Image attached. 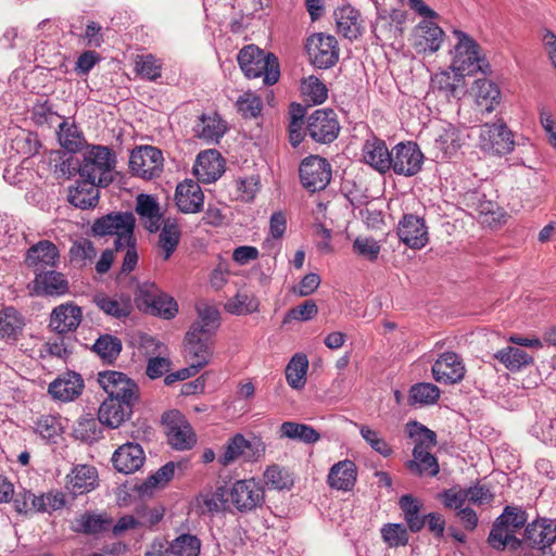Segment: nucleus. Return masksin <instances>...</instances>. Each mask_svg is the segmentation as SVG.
<instances>
[{
    "label": "nucleus",
    "instance_id": "obj_1",
    "mask_svg": "<svg viewBox=\"0 0 556 556\" xmlns=\"http://www.w3.org/2000/svg\"><path fill=\"white\" fill-rule=\"evenodd\" d=\"M528 514L521 507L505 506L503 513L495 519L488 536V544L496 551H517L522 546V541L516 536V532L525 527Z\"/></svg>",
    "mask_w": 556,
    "mask_h": 556
},
{
    "label": "nucleus",
    "instance_id": "obj_2",
    "mask_svg": "<svg viewBox=\"0 0 556 556\" xmlns=\"http://www.w3.org/2000/svg\"><path fill=\"white\" fill-rule=\"evenodd\" d=\"M238 63L248 78L263 76L266 86L275 85L280 77V67L274 53H265L254 45L245 46L238 53Z\"/></svg>",
    "mask_w": 556,
    "mask_h": 556
},
{
    "label": "nucleus",
    "instance_id": "obj_3",
    "mask_svg": "<svg viewBox=\"0 0 556 556\" xmlns=\"http://www.w3.org/2000/svg\"><path fill=\"white\" fill-rule=\"evenodd\" d=\"M408 7L424 20L416 26V49L419 52H437L445 38L443 29L434 23L439 14L428 7L424 0H408Z\"/></svg>",
    "mask_w": 556,
    "mask_h": 556
},
{
    "label": "nucleus",
    "instance_id": "obj_4",
    "mask_svg": "<svg viewBox=\"0 0 556 556\" xmlns=\"http://www.w3.org/2000/svg\"><path fill=\"white\" fill-rule=\"evenodd\" d=\"M453 35L457 39V43L452 52V71H457L465 76H470L478 72L486 73L489 63L481 55L478 42L467 33L459 29H454Z\"/></svg>",
    "mask_w": 556,
    "mask_h": 556
},
{
    "label": "nucleus",
    "instance_id": "obj_5",
    "mask_svg": "<svg viewBox=\"0 0 556 556\" xmlns=\"http://www.w3.org/2000/svg\"><path fill=\"white\" fill-rule=\"evenodd\" d=\"M115 164L116 155L112 149L104 146H92L84 153L79 175L81 178H88L106 187L113 181Z\"/></svg>",
    "mask_w": 556,
    "mask_h": 556
},
{
    "label": "nucleus",
    "instance_id": "obj_6",
    "mask_svg": "<svg viewBox=\"0 0 556 556\" xmlns=\"http://www.w3.org/2000/svg\"><path fill=\"white\" fill-rule=\"evenodd\" d=\"M135 224L136 218L131 212H112L97 218L91 230L98 237L115 236V250L119 251L134 241Z\"/></svg>",
    "mask_w": 556,
    "mask_h": 556
},
{
    "label": "nucleus",
    "instance_id": "obj_7",
    "mask_svg": "<svg viewBox=\"0 0 556 556\" xmlns=\"http://www.w3.org/2000/svg\"><path fill=\"white\" fill-rule=\"evenodd\" d=\"M479 146L493 155L509 154L515 148L514 134L502 119L485 123L480 126Z\"/></svg>",
    "mask_w": 556,
    "mask_h": 556
},
{
    "label": "nucleus",
    "instance_id": "obj_8",
    "mask_svg": "<svg viewBox=\"0 0 556 556\" xmlns=\"http://www.w3.org/2000/svg\"><path fill=\"white\" fill-rule=\"evenodd\" d=\"M128 164L134 176L150 180L162 174L164 157L159 148L141 146L130 152Z\"/></svg>",
    "mask_w": 556,
    "mask_h": 556
},
{
    "label": "nucleus",
    "instance_id": "obj_9",
    "mask_svg": "<svg viewBox=\"0 0 556 556\" xmlns=\"http://www.w3.org/2000/svg\"><path fill=\"white\" fill-rule=\"evenodd\" d=\"M338 115L332 109L315 110L306 122L307 135L313 141L323 144L333 142L340 134Z\"/></svg>",
    "mask_w": 556,
    "mask_h": 556
},
{
    "label": "nucleus",
    "instance_id": "obj_10",
    "mask_svg": "<svg viewBox=\"0 0 556 556\" xmlns=\"http://www.w3.org/2000/svg\"><path fill=\"white\" fill-rule=\"evenodd\" d=\"M305 47L312 64L317 68H330L339 60L338 41L331 35L313 34L307 38Z\"/></svg>",
    "mask_w": 556,
    "mask_h": 556
},
{
    "label": "nucleus",
    "instance_id": "obj_11",
    "mask_svg": "<svg viewBox=\"0 0 556 556\" xmlns=\"http://www.w3.org/2000/svg\"><path fill=\"white\" fill-rule=\"evenodd\" d=\"M299 175L302 186L309 192H316L329 185L331 166L326 159L311 155L300 164Z\"/></svg>",
    "mask_w": 556,
    "mask_h": 556
},
{
    "label": "nucleus",
    "instance_id": "obj_12",
    "mask_svg": "<svg viewBox=\"0 0 556 556\" xmlns=\"http://www.w3.org/2000/svg\"><path fill=\"white\" fill-rule=\"evenodd\" d=\"M390 162L392 163L390 169L396 175L410 177L421 169L424 154L417 143L400 142L392 148Z\"/></svg>",
    "mask_w": 556,
    "mask_h": 556
},
{
    "label": "nucleus",
    "instance_id": "obj_13",
    "mask_svg": "<svg viewBox=\"0 0 556 556\" xmlns=\"http://www.w3.org/2000/svg\"><path fill=\"white\" fill-rule=\"evenodd\" d=\"M229 498L238 511L247 514L263 506L265 491L254 479L239 480L233 483Z\"/></svg>",
    "mask_w": 556,
    "mask_h": 556
},
{
    "label": "nucleus",
    "instance_id": "obj_14",
    "mask_svg": "<svg viewBox=\"0 0 556 556\" xmlns=\"http://www.w3.org/2000/svg\"><path fill=\"white\" fill-rule=\"evenodd\" d=\"M98 382L108 394L106 399L139 401L138 384L123 372L101 371L98 374Z\"/></svg>",
    "mask_w": 556,
    "mask_h": 556
},
{
    "label": "nucleus",
    "instance_id": "obj_15",
    "mask_svg": "<svg viewBox=\"0 0 556 556\" xmlns=\"http://www.w3.org/2000/svg\"><path fill=\"white\" fill-rule=\"evenodd\" d=\"M264 453L265 444L260 439L249 441L242 434L237 433L227 441L218 462L223 466L230 465L239 457H243L247 462H253L257 460Z\"/></svg>",
    "mask_w": 556,
    "mask_h": 556
},
{
    "label": "nucleus",
    "instance_id": "obj_16",
    "mask_svg": "<svg viewBox=\"0 0 556 556\" xmlns=\"http://www.w3.org/2000/svg\"><path fill=\"white\" fill-rule=\"evenodd\" d=\"M163 420L166 422V434L173 448L186 451L193 447L197 442L195 433L179 412L166 414L163 416Z\"/></svg>",
    "mask_w": 556,
    "mask_h": 556
},
{
    "label": "nucleus",
    "instance_id": "obj_17",
    "mask_svg": "<svg viewBox=\"0 0 556 556\" xmlns=\"http://www.w3.org/2000/svg\"><path fill=\"white\" fill-rule=\"evenodd\" d=\"M60 261L58 247L49 240H40L33 244L25 254L24 263L35 275L55 268Z\"/></svg>",
    "mask_w": 556,
    "mask_h": 556
},
{
    "label": "nucleus",
    "instance_id": "obj_18",
    "mask_svg": "<svg viewBox=\"0 0 556 556\" xmlns=\"http://www.w3.org/2000/svg\"><path fill=\"white\" fill-rule=\"evenodd\" d=\"M397 236L405 245L420 250L429 242V232L422 217L405 214L397 225Z\"/></svg>",
    "mask_w": 556,
    "mask_h": 556
},
{
    "label": "nucleus",
    "instance_id": "obj_19",
    "mask_svg": "<svg viewBox=\"0 0 556 556\" xmlns=\"http://www.w3.org/2000/svg\"><path fill=\"white\" fill-rule=\"evenodd\" d=\"M431 372L437 382L455 384L464 379L466 368L458 354L455 352H444L439 355L432 365Z\"/></svg>",
    "mask_w": 556,
    "mask_h": 556
},
{
    "label": "nucleus",
    "instance_id": "obj_20",
    "mask_svg": "<svg viewBox=\"0 0 556 556\" xmlns=\"http://www.w3.org/2000/svg\"><path fill=\"white\" fill-rule=\"evenodd\" d=\"M522 544L542 552L556 541V522L551 519L541 518L527 523Z\"/></svg>",
    "mask_w": 556,
    "mask_h": 556
},
{
    "label": "nucleus",
    "instance_id": "obj_21",
    "mask_svg": "<svg viewBox=\"0 0 556 556\" xmlns=\"http://www.w3.org/2000/svg\"><path fill=\"white\" fill-rule=\"evenodd\" d=\"M185 342L189 362L201 370L212 357L213 336H206L190 328L186 333Z\"/></svg>",
    "mask_w": 556,
    "mask_h": 556
},
{
    "label": "nucleus",
    "instance_id": "obj_22",
    "mask_svg": "<svg viewBox=\"0 0 556 556\" xmlns=\"http://www.w3.org/2000/svg\"><path fill=\"white\" fill-rule=\"evenodd\" d=\"M138 401L105 399L99 409L98 419L101 425L116 429L128 420L134 413V406Z\"/></svg>",
    "mask_w": 556,
    "mask_h": 556
},
{
    "label": "nucleus",
    "instance_id": "obj_23",
    "mask_svg": "<svg viewBox=\"0 0 556 556\" xmlns=\"http://www.w3.org/2000/svg\"><path fill=\"white\" fill-rule=\"evenodd\" d=\"M175 202L185 214H195L203 210L204 194L198 181L185 179L175 190Z\"/></svg>",
    "mask_w": 556,
    "mask_h": 556
},
{
    "label": "nucleus",
    "instance_id": "obj_24",
    "mask_svg": "<svg viewBox=\"0 0 556 556\" xmlns=\"http://www.w3.org/2000/svg\"><path fill=\"white\" fill-rule=\"evenodd\" d=\"M224 173V160L216 150H207L198 154L193 174L198 181L212 184Z\"/></svg>",
    "mask_w": 556,
    "mask_h": 556
},
{
    "label": "nucleus",
    "instance_id": "obj_25",
    "mask_svg": "<svg viewBox=\"0 0 556 556\" xmlns=\"http://www.w3.org/2000/svg\"><path fill=\"white\" fill-rule=\"evenodd\" d=\"M462 130L450 123L441 124L433 136V150L435 157H450L463 146Z\"/></svg>",
    "mask_w": 556,
    "mask_h": 556
},
{
    "label": "nucleus",
    "instance_id": "obj_26",
    "mask_svg": "<svg viewBox=\"0 0 556 556\" xmlns=\"http://www.w3.org/2000/svg\"><path fill=\"white\" fill-rule=\"evenodd\" d=\"M146 460L143 448L138 443L128 442L121 445L112 456L114 468L125 475L139 470Z\"/></svg>",
    "mask_w": 556,
    "mask_h": 556
},
{
    "label": "nucleus",
    "instance_id": "obj_27",
    "mask_svg": "<svg viewBox=\"0 0 556 556\" xmlns=\"http://www.w3.org/2000/svg\"><path fill=\"white\" fill-rule=\"evenodd\" d=\"M363 161L380 174L390 170L391 151H389L384 140L371 136L366 139L362 148Z\"/></svg>",
    "mask_w": 556,
    "mask_h": 556
},
{
    "label": "nucleus",
    "instance_id": "obj_28",
    "mask_svg": "<svg viewBox=\"0 0 556 556\" xmlns=\"http://www.w3.org/2000/svg\"><path fill=\"white\" fill-rule=\"evenodd\" d=\"M26 320L24 315L13 306L0 309V340L14 345L23 337Z\"/></svg>",
    "mask_w": 556,
    "mask_h": 556
},
{
    "label": "nucleus",
    "instance_id": "obj_29",
    "mask_svg": "<svg viewBox=\"0 0 556 556\" xmlns=\"http://www.w3.org/2000/svg\"><path fill=\"white\" fill-rule=\"evenodd\" d=\"M81 319V308L74 303H65L53 308L49 326L59 334H63L75 331Z\"/></svg>",
    "mask_w": 556,
    "mask_h": 556
},
{
    "label": "nucleus",
    "instance_id": "obj_30",
    "mask_svg": "<svg viewBox=\"0 0 556 556\" xmlns=\"http://www.w3.org/2000/svg\"><path fill=\"white\" fill-rule=\"evenodd\" d=\"M33 282L37 295L61 296L66 294L70 289L64 274L56 271L54 268L37 273Z\"/></svg>",
    "mask_w": 556,
    "mask_h": 556
},
{
    "label": "nucleus",
    "instance_id": "obj_31",
    "mask_svg": "<svg viewBox=\"0 0 556 556\" xmlns=\"http://www.w3.org/2000/svg\"><path fill=\"white\" fill-rule=\"evenodd\" d=\"M101 186L88 178H83L68 188L67 201L80 210L93 208L98 205Z\"/></svg>",
    "mask_w": 556,
    "mask_h": 556
},
{
    "label": "nucleus",
    "instance_id": "obj_32",
    "mask_svg": "<svg viewBox=\"0 0 556 556\" xmlns=\"http://www.w3.org/2000/svg\"><path fill=\"white\" fill-rule=\"evenodd\" d=\"M84 380L77 372L70 371L53 380L48 388L49 394L59 401L71 402L77 399L84 390Z\"/></svg>",
    "mask_w": 556,
    "mask_h": 556
},
{
    "label": "nucleus",
    "instance_id": "obj_33",
    "mask_svg": "<svg viewBox=\"0 0 556 556\" xmlns=\"http://www.w3.org/2000/svg\"><path fill=\"white\" fill-rule=\"evenodd\" d=\"M333 17L338 33L345 38L353 40L362 35L363 25L361 13L351 4L337 8L333 12Z\"/></svg>",
    "mask_w": 556,
    "mask_h": 556
},
{
    "label": "nucleus",
    "instance_id": "obj_34",
    "mask_svg": "<svg viewBox=\"0 0 556 556\" xmlns=\"http://www.w3.org/2000/svg\"><path fill=\"white\" fill-rule=\"evenodd\" d=\"M66 489L73 496L92 491L97 485V469L88 465L76 466L66 477Z\"/></svg>",
    "mask_w": 556,
    "mask_h": 556
},
{
    "label": "nucleus",
    "instance_id": "obj_35",
    "mask_svg": "<svg viewBox=\"0 0 556 556\" xmlns=\"http://www.w3.org/2000/svg\"><path fill=\"white\" fill-rule=\"evenodd\" d=\"M442 71L431 77V88L440 92L446 100L459 99L464 87L465 75L457 71Z\"/></svg>",
    "mask_w": 556,
    "mask_h": 556
},
{
    "label": "nucleus",
    "instance_id": "obj_36",
    "mask_svg": "<svg viewBox=\"0 0 556 556\" xmlns=\"http://www.w3.org/2000/svg\"><path fill=\"white\" fill-rule=\"evenodd\" d=\"M113 519L106 514L85 511L75 518L71 529L76 533L85 535H98L111 529Z\"/></svg>",
    "mask_w": 556,
    "mask_h": 556
},
{
    "label": "nucleus",
    "instance_id": "obj_37",
    "mask_svg": "<svg viewBox=\"0 0 556 556\" xmlns=\"http://www.w3.org/2000/svg\"><path fill=\"white\" fill-rule=\"evenodd\" d=\"M357 469L352 460L344 459L334 464L328 473L327 483L338 491H350L355 485Z\"/></svg>",
    "mask_w": 556,
    "mask_h": 556
},
{
    "label": "nucleus",
    "instance_id": "obj_38",
    "mask_svg": "<svg viewBox=\"0 0 556 556\" xmlns=\"http://www.w3.org/2000/svg\"><path fill=\"white\" fill-rule=\"evenodd\" d=\"M226 125L217 113L202 114L193 130L206 143H217L226 131Z\"/></svg>",
    "mask_w": 556,
    "mask_h": 556
},
{
    "label": "nucleus",
    "instance_id": "obj_39",
    "mask_svg": "<svg viewBox=\"0 0 556 556\" xmlns=\"http://www.w3.org/2000/svg\"><path fill=\"white\" fill-rule=\"evenodd\" d=\"M136 212L149 232L160 230L162 214L155 198L150 194H139L137 197Z\"/></svg>",
    "mask_w": 556,
    "mask_h": 556
},
{
    "label": "nucleus",
    "instance_id": "obj_40",
    "mask_svg": "<svg viewBox=\"0 0 556 556\" xmlns=\"http://www.w3.org/2000/svg\"><path fill=\"white\" fill-rule=\"evenodd\" d=\"M93 302L103 313L117 319L128 317L132 311L131 299L128 294L119 296L98 294L93 298Z\"/></svg>",
    "mask_w": 556,
    "mask_h": 556
},
{
    "label": "nucleus",
    "instance_id": "obj_41",
    "mask_svg": "<svg viewBox=\"0 0 556 556\" xmlns=\"http://www.w3.org/2000/svg\"><path fill=\"white\" fill-rule=\"evenodd\" d=\"M413 459L406 463V468L416 476L435 477L440 471L437 457L429 451H421L420 447L413 448Z\"/></svg>",
    "mask_w": 556,
    "mask_h": 556
},
{
    "label": "nucleus",
    "instance_id": "obj_42",
    "mask_svg": "<svg viewBox=\"0 0 556 556\" xmlns=\"http://www.w3.org/2000/svg\"><path fill=\"white\" fill-rule=\"evenodd\" d=\"M198 319L191 325V329L202 332L206 336H215L219 328V311L211 304H197Z\"/></svg>",
    "mask_w": 556,
    "mask_h": 556
},
{
    "label": "nucleus",
    "instance_id": "obj_43",
    "mask_svg": "<svg viewBox=\"0 0 556 556\" xmlns=\"http://www.w3.org/2000/svg\"><path fill=\"white\" fill-rule=\"evenodd\" d=\"M475 93L477 105L486 113H491L501 100V91L497 85L488 79L476 80Z\"/></svg>",
    "mask_w": 556,
    "mask_h": 556
},
{
    "label": "nucleus",
    "instance_id": "obj_44",
    "mask_svg": "<svg viewBox=\"0 0 556 556\" xmlns=\"http://www.w3.org/2000/svg\"><path fill=\"white\" fill-rule=\"evenodd\" d=\"M494 358L510 371H519L533 363V357L516 346H506L494 354Z\"/></svg>",
    "mask_w": 556,
    "mask_h": 556
},
{
    "label": "nucleus",
    "instance_id": "obj_45",
    "mask_svg": "<svg viewBox=\"0 0 556 556\" xmlns=\"http://www.w3.org/2000/svg\"><path fill=\"white\" fill-rule=\"evenodd\" d=\"M176 465L173 462L166 463L153 475L149 476L136 486V491L144 496L151 495L157 488H164L174 477Z\"/></svg>",
    "mask_w": 556,
    "mask_h": 556
},
{
    "label": "nucleus",
    "instance_id": "obj_46",
    "mask_svg": "<svg viewBox=\"0 0 556 556\" xmlns=\"http://www.w3.org/2000/svg\"><path fill=\"white\" fill-rule=\"evenodd\" d=\"M440 389L430 382H418L409 388L408 404L410 406L433 405L440 399Z\"/></svg>",
    "mask_w": 556,
    "mask_h": 556
},
{
    "label": "nucleus",
    "instance_id": "obj_47",
    "mask_svg": "<svg viewBox=\"0 0 556 556\" xmlns=\"http://www.w3.org/2000/svg\"><path fill=\"white\" fill-rule=\"evenodd\" d=\"M308 359L304 354H295L286 367V379L294 390H301L306 383Z\"/></svg>",
    "mask_w": 556,
    "mask_h": 556
},
{
    "label": "nucleus",
    "instance_id": "obj_48",
    "mask_svg": "<svg viewBox=\"0 0 556 556\" xmlns=\"http://www.w3.org/2000/svg\"><path fill=\"white\" fill-rule=\"evenodd\" d=\"M281 437L298 440L306 444L319 441L320 434L312 426L294 421H285L280 426Z\"/></svg>",
    "mask_w": 556,
    "mask_h": 556
},
{
    "label": "nucleus",
    "instance_id": "obj_49",
    "mask_svg": "<svg viewBox=\"0 0 556 556\" xmlns=\"http://www.w3.org/2000/svg\"><path fill=\"white\" fill-rule=\"evenodd\" d=\"M58 139L62 148L68 153H76L84 144L81 131L75 124L62 122L59 125Z\"/></svg>",
    "mask_w": 556,
    "mask_h": 556
},
{
    "label": "nucleus",
    "instance_id": "obj_50",
    "mask_svg": "<svg viewBox=\"0 0 556 556\" xmlns=\"http://www.w3.org/2000/svg\"><path fill=\"white\" fill-rule=\"evenodd\" d=\"M92 350L105 363H113L121 354L122 341L111 334H102L92 345Z\"/></svg>",
    "mask_w": 556,
    "mask_h": 556
},
{
    "label": "nucleus",
    "instance_id": "obj_51",
    "mask_svg": "<svg viewBox=\"0 0 556 556\" xmlns=\"http://www.w3.org/2000/svg\"><path fill=\"white\" fill-rule=\"evenodd\" d=\"M201 547V540L190 533H181L169 542V549L174 556H199Z\"/></svg>",
    "mask_w": 556,
    "mask_h": 556
},
{
    "label": "nucleus",
    "instance_id": "obj_52",
    "mask_svg": "<svg viewBox=\"0 0 556 556\" xmlns=\"http://www.w3.org/2000/svg\"><path fill=\"white\" fill-rule=\"evenodd\" d=\"M181 231L176 222L166 220L159 236V244L168 260L179 244Z\"/></svg>",
    "mask_w": 556,
    "mask_h": 556
},
{
    "label": "nucleus",
    "instance_id": "obj_53",
    "mask_svg": "<svg viewBox=\"0 0 556 556\" xmlns=\"http://www.w3.org/2000/svg\"><path fill=\"white\" fill-rule=\"evenodd\" d=\"M301 93L305 101L321 104L328 98L326 85L316 76H308L301 80Z\"/></svg>",
    "mask_w": 556,
    "mask_h": 556
},
{
    "label": "nucleus",
    "instance_id": "obj_54",
    "mask_svg": "<svg viewBox=\"0 0 556 556\" xmlns=\"http://www.w3.org/2000/svg\"><path fill=\"white\" fill-rule=\"evenodd\" d=\"M406 431L408 437L415 441L414 447H420L421 451H429V448L437 444L435 432L418 421L407 422Z\"/></svg>",
    "mask_w": 556,
    "mask_h": 556
},
{
    "label": "nucleus",
    "instance_id": "obj_55",
    "mask_svg": "<svg viewBox=\"0 0 556 556\" xmlns=\"http://www.w3.org/2000/svg\"><path fill=\"white\" fill-rule=\"evenodd\" d=\"M257 299L248 292H238L225 304V309L233 315H248L258 311Z\"/></svg>",
    "mask_w": 556,
    "mask_h": 556
},
{
    "label": "nucleus",
    "instance_id": "obj_56",
    "mask_svg": "<svg viewBox=\"0 0 556 556\" xmlns=\"http://www.w3.org/2000/svg\"><path fill=\"white\" fill-rule=\"evenodd\" d=\"M135 72L142 79L154 81L162 75V62L153 54L138 55L135 61Z\"/></svg>",
    "mask_w": 556,
    "mask_h": 556
},
{
    "label": "nucleus",
    "instance_id": "obj_57",
    "mask_svg": "<svg viewBox=\"0 0 556 556\" xmlns=\"http://www.w3.org/2000/svg\"><path fill=\"white\" fill-rule=\"evenodd\" d=\"M266 485L274 490H289L293 485V479L288 469L278 465H270L264 472Z\"/></svg>",
    "mask_w": 556,
    "mask_h": 556
},
{
    "label": "nucleus",
    "instance_id": "obj_58",
    "mask_svg": "<svg viewBox=\"0 0 556 556\" xmlns=\"http://www.w3.org/2000/svg\"><path fill=\"white\" fill-rule=\"evenodd\" d=\"M160 292L161 290L154 282L138 283L135 292V302L138 309L148 314Z\"/></svg>",
    "mask_w": 556,
    "mask_h": 556
},
{
    "label": "nucleus",
    "instance_id": "obj_59",
    "mask_svg": "<svg viewBox=\"0 0 556 556\" xmlns=\"http://www.w3.org/2000/svg\"><path fill=\"white\" fill-rule=\"evenodd\" d=\"M35 432L42 439L54 441L63 431L60 418L53 415H42L35 422Z\"/></svg>",
    "mask_w": 556,
    "mask_h": 556
},
{
    "label": "nucleus",
    "instance_id": "obj_60",
    "mask_svg": "<svg viewBox=\"0 0 556 556\" xmlns=\"http://www.w3.org/2000/svg\"><path fill=\"white\" fill-rule=\"evenodd\" d=\"M58 160H54L53 174L58 179H70L76 173L79 174L80 162L72 153H56Z\"/></svg>",
    "mask_w": 556,
    "mask_h": 556
},
{
    "label": "nucleus",
    "instance_id": "obj_61",
    "mask_svg": "<svg viewBox=\"0 0 556 556\" xmlns=\"http://www.w3.org/2000/svg\"><path fill=\"white\" fill-rule=\"evenodd\" d=\"M359 433L364 441L381 456L389 457L393 454L392 447L377 430L371 429L369 426L362 425L359 427Z\"/></svg>",
    "mask_w": 556,
    "mask_h": 556
},
{
    "label": "nucleus",
    "instance_id": "obj_62",
    "mask_svg": "<svg viewBox=\"0 0 556 556\" xmlns=\"http://www.w3.org/2000/svg\"><path fill=\"white\" fill-rule=\"evenodd\" d=\"M381 535L390 547L405 546L409 540L407 529L401 523L384 525L381 529Z\"/></svg>",
    "mask_w": 556,
    "mask_h": 556
},
{
    "label": "nucleus",
    "instance_id": "obj_63",
    "mask_svg": "<svg viewBox=\"0 0 556 556\" xmlns=\"http://www.w3.org/2000/svg\"><path fill=\"white\" fill-rule=\"evenodd\" d=\"M236 106L244 118H254L260 115L263 103L258 96L248 91L238 98Z\"/></svg>",
    "mask_w": 556,
    "mask_h": 556
},
{
    "label": "nucleus",
    "instance_id": "obj_64",
    "mask_svg": "<svg viewBox=\"0 0 556 556\" xmlns=\"http://www.w3.org/2000/svg\"><path fill=\"white\" fill-rule=\"evenodd\" d=\"M149 309L150 315L162 317L164 319H172L178 312V305L176 301L164 292H160L155 299V302Z\"/></svg>",
    "mask_w": 556,
    "mask_h": 556
}]
</instances>
